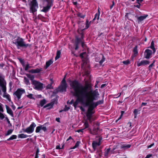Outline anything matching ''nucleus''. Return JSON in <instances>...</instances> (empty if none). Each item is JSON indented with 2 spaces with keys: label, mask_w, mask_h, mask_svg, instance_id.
<instances>
[{
  "label": "nucleus",
  "mask_w": 158,
  "mask_h": 158,
  "mask_svg": "<svg viewBox=\"0 0 158 158\" xmlns=\"http://www.w3.org/2000/svg\"><path fill=\"white\" fill-rule=\"evenodd\" d=\"M133 113L134 114V117L135 118H136L137 115L140 114V110L135 109L134 110Z\"/></svg>",
  "instance_id": "obj_22"
},
{
  "label": "nucleus",
  "mask_w": 158,
  "mask_h": 158,
  "mask_svg": "<svg viewBox=\"0 0 158 158\" xmlns=\"http://www.w3.org/2000/svg\"><path fill=\"white\" fill-rule=\"evenodd\" d=\"M153 63L149 65V70H151L152 67L153 66Z\"/></svg>",
  "instance_id": "obj_55"
},
{
  "label": "nucleus",
  "mask_w": 158,
  "mask_h": 158,
  "mask_svg": "<svg viewBox=\"0 0 158 158\" xmlns=\"http://www.w3.org/2000/svg\"><path fill=\"white\" fill-rule=\"evenodd\" d=\"M53 63V61L51 60H50L46 63V69H47L51 64Z\"/></svg>",
  "instance_id": "obj_24"
},
{
  "label": "nucleus",
  "mask_w": 158,
  "mask_h": 158,
  "mask_svg": "<svg viewBox=\"0 0 158 158\" xmlns=\"http://www.w3.org/2000/svg\"><path fill=\"white\" fill-rule=\"evenodd\" d=\"M56 102V99H52L51 102L47 104L46 105L44 106V108H45L46 107H48V109H49L51 108L53 106L54 104Z\"/></svg>",
  "instance_id": "obj_12"
},
{
  "label": "nucleus",
  "mask_w": 158,
  "mask_h": 158,
  "mask_svg": "<svg viewBox=\"0 0 158 158\" xmlns=\"http://www.w3.org/2000/svg\"><path fill=\"white\" fill-rule=\"evenodd\" d=\"M147 104V103L146 102H142L141 104V106L142 107L143 106H145Z\"/></svg>",
  "instance_id": "obj_58"
},
{
  "label": "nucleus",
  "mask_w": 158,
  "mask_h": 158,
  "mask_svg": "<svg viewBox=\"0 0 158 158\" xmlns=\"http://www.w3.org/2000/svg\"><path fill=\"white\" fill-rule=\"evenodd\" d=\"M150 62L146 60H142L141 61H138L137 62V65L138 67L142 65H145L148 64H149Z\"/></svg>",
  "instance_id": "obj_15"
},
{
  "label": "nucleus",
  "mask_w": 158,
  "mask_h": 158,
  "mask_svg": "<svg viewBox=\"0 0 158 158\" xmlns=\"http://www.w3.org/2000/svg\"><path fill=\"white\" fill-rule=\"evenodd\" d=\"M56 120L57 122H60V120L59 118H56Z\"/></svg>",
  "instance_id": "obj_63"
},
{
  "label": "nucleus",
  "mask_w": 158,
  "mask_h": 158,
  "mask_svg": "<svg viewBox=\"0 0 158 158\" xmlns=\"http://www.w3.org/2000/svg\"><path fill=\"white\" fill-rule=\"evenodd\" d=\"M80 142L77 141L75 145L73 148H70L71 149H74L77 147L80 144Z\"/></svg>",
  "instance_id": "obj_31"
},
{
  "label": "nucleus",
  "mask_w": 158,
  "mask_h": 158,
  "mask_svg": "<svg viewBox=\"0 0 158 158\" xmlns=\"http://www.w3.org/2000/svg\"><path fill=\"white\" fill-rule=\"evenodd\" d=\"M42 130L44 131H45L47 130L46 127L44 126H40V130Z\"/></svg>",
  "instance_id": "obj_37"
},
{
  "label": "nucleus",
  "mask_w": 158,
  "mask_h": 158,
  "mask_svg": "<svg viewBox=\"0 0 158 158\" xmlns=\"http://www.w3.org/2000/svg\"><path fill=\"white\" fill-rule=\"evenodd\" d=\"M56 149H60L61 148H60V145H57L56 146Z\"/></svg>",
  "instance_id": "obj_62"
},
{
  "label": "nucleus",
  "mask_w": 158,
  "mask_h": 158,
  "mask_svg": "<svg viewBox=\"0 0 158 158\" xmlns=\"http://www.w3.org/2000/svg\"><path fill=\"white\" fill-rule=\"evenodd\" d=\"M152 156V154H148V155H147L146 156L148 158H149L150 157H151Z\"/></svg>",
  "instance_id": "obj_59"
},
{
  "label": "nucleus",
  "mask_w": 158,
  "mask_h": 158,
  "mask_svg": "<svg viewBox=\"0 0 158 158\" xmlns=\"http://www.w3.org/2000/svg\"><path fill=\"white\" fill-rule=\"evenodd\" d=\"M17 138V136L15 135H12L9 139H8L7 140H12L14 139H15Z\"/></svg>",
  "instance_id": "obj_34"
},
{
  "label": "nucleus",
  "mask_w": 158,
  "mask_h": 158,
  "mask_svg": "<svg viewBox=\"0 0 158 158\" xmlns=\"http://www.w3.org/2000/svg\"><path fill=\"white\" fill-rule=\"evenodd\" d=\"M124 113V111H121V114L120 115V117H119V118H118V120H119L121 118H122V117L123 115V114Z\"/></svg>",
  "instance_id": "obj_50"
},
{
  "label": "nucleus",
  "mask_w": 158,
  "mask_h": 158,
  "mask_svg": "<svg viewBox=\"0 0 158 158\" xmlns=\"http://www.w3.org/2000/svg\"><path fill=\"white\" fill-rule=\"evenodd\" d=\"M86 54V53L85 52H83L80 54V56L82 58H84V55L85 54Z\"/></svg>",
  "instance_id": "obj_49"
},
{
  "label": "nucleus",
  "mask_w": 158,
  "mask_h": 158,
  "mask_svg": "<svg viewBox=\"0 0 158 158\" xmlns=\"http://www.w3.org/2000/svg\"><path fill=\"white\" fill-rule=\"evenodd\" d=\"M5 117L3 114L0 112V119H3Z\"/></svg>",
  "instance_id": "obj_47"
},
{
  "label": "nucleus",
  "mask_w": 158,
  "mask_h": 158,
  "mask_svg": "<svg viewBox=\"0 0 158 158\" xmlns=\"http://www.w3.org/2000/svg\"><path fill=\"white\" fill-rule=\"evenodd\" d=\"M123 63L125 64H127L130 63V62L128 60H127L125 61H123Z\"/></svg>",
  "instance_id": "obj_42"
},
{
  "label": "nucleus",
  "mask_w": 158,
  "mask_h": 158,
  "mask_svg": "<svg viewBox=\"0 0 158 158\" xmlns=\"http://www.w3.org/2000/svg\"><path fill=\"white\" fill-rule=\"evenodd\" d=\"M40 72V69H32L31 70H30L29 71V72L34 73H39Z\"/></svg>",
  "instance_id": "obj_26"
},
{
  "label": "nucleus",
  "mask_w": 158,
  "mask_h": 158,
  "mask_svg": "<svg viewBox=\"0 0 158 158\" xmlns=\"http://www.w3.org/2000/svg\"><path fill=\"white\" fill-rule=\"evenodd\" d=\"M61 85H67V84L65 80V77L62 80V83H61Z\"/></svg>",
  "instance_id": "obj_45"
},
{
  "label": "nucleus",
  "mask_w": 158,
  "mask_h": 158,
  "mask_svg": "<svg viewBox=\"0 0 158 158\" xmlns=\"http://www.w3.org/2000/svg\"><path fill=\"white\" fill-rule=\"evenodd\" d=\"M84 126H85V128H87L88 127L89 125L88 122L87 121H85V122Z\"/></svg>",
  "instance_id": "obj_39"
},
{
  "label": "nucleus",
  "mask_w": 158,
  "mask_h": 158,
  "mask_svg": "<svg viewBox=\"0 0 158 158\" xmlns=\"http://www.w3.org/2000/svg\"><path fill=\"white\" fill-rule=\"evenodd\" d=\"M131 147V145L130 144H123L121 146V148L126 150L129 148Z\"/></svg>",
  "instance_id": "obj_20"
},
{
  "label": "nucleus",
  "mask_w": 158,
  "mask_h": 158,
  "mask_svg": "<svg viewBox=\"0 0 158 158\" xmlns=\"http://www.w3.org/2000/svg\"><path fill=\"white\" fill-rule=\"evenodd\" d=\"M2 105V104L0 102V111L1 112H3Z\"/></svg>",
  "instance_id": "obj_48"
},
{
  "label": "nucleus",
  "mask_w": 158,
  "mask_h": 158,
  "mask_svg": "<svg viewBox=\"0 0 158 158\" xmlns=\"http://www.w3.org/2000/svg\"><path fill=\"white\" fill-rule=\"evenodd\" d=\"M133 52L135 54H137L138 53L137 46H135L134 48Z\"/></svg>",
  "instance_id": "obj_40"
},
{
  "label": "nucleus",
  "mask_w": 158,
  "mask_h": 158,
  "mask_svg": "<svg viewBox=\"0 0 158 158\" xmlns=\"http://www.w3.org/2000/svg\"><path fill=\"white\" fill-rule=\"evenodd\" d=\"M30 66L29 64H27L26 65V66L25 67V70L27 71L28 70V69L30 68Z\"/></svg>",
  "instance_id": "obj_46"
},
{
  "label": "nucleus",
  "mask_w": 158,
  "mask_h": 158,
  "mask_svg": "<svg viewBox=\"0 0 158 158\" xmlns=\"http://www.w3.org/2000/svg\"><path fill=\"white\" fill-rule=\"evenodd\" d=\"M26 75L28 78H29L32 81L33 80H33V79L34 77L32 75L28 74H27Z\"/></svg>",
  "instance_id": "obj_35"
},
{
  "label": "nucleus",
  "mask_w": 158,
  "mask_h": 158,
  "mask_svg": "<svg viewBox=\"0 0 158 158\" xmlns=\"http://www.w3.org/2000/svg\"><path fill=\"white\" fill-rule=\"evenodd\" d=\"M150 48L152 49L154 52H155L156 50L154 47V42L153 41H152L151 43Z\"/></svg>",
  "instance_id": "obj_29"
},
{
  "label": "nucleus",
  "mask_w": 158,
  "mask_h": 158,
  "mask_svg": "<svg viewBox=\"0 0 158 158\" xmlns=\"http://www.w3.org/2000/svg\"><path fill=\"white\" fill-rule=\"evenodd\" d=\"M30 3V10L32 12H35L37 9L38 8V6L37 5L36 0H32Z\"/></svg>",
  "instance_id": "obj_9"
},
{
  "label": "nucleus",
  "mask_w": 158,
  "mask_h": 158,
  "mask_svg": "<svg viewBox=\"0 0 158 158\" xmlns=\"http://www.w3.org/2000/svg\"><path fill=\"white\" fill-rule=\"evenodd\" d=\"M112 3H113L112 5L110 6V9H111L112 8V7H113V6L114 5V1H113L112 2Z\"/></svg>",
  "instance_id": "obj_61"
},
{
  "label": "nucleus",
  "mask_w": 158,
  "mask_h": 158,
  "mask_svg": "<svg viewBox=\"0 0 158 158\" xmlns=\"http://www.w3.org/2000/svg\"><path fill=\"white\" fill-rule=\"evenodd\" d=\"M77 15L78 16L83 19H84L85 16V14H83L80 13H77Z\"/></svg>",
  "instance_id": "obj_33"
},
{
  "label": "nucleus",
  "mask_w": 158,
  "mask_h": 158,
  "mask_svg": "<svg viewBox=\"0 0 158 158\" xmlns=\"http://www.w3.org/2000/svg\"><path fill=\"white\" fill-rule=\"evenodd\" d=\"M88 97L89 98L88 105H91L94 108H95L99 105L102 104L103 103V100H99L96 102H94V100H97L99 96V94L97 90H92L91 89L90 86V90H88Z\"/></svg>",
  "instance_id": "obj_2"
},
{
  "label": "nucleus",
  "mask_w": 158,
  "mask_h": 158,
  "mask_svg": "<svg viewBox=\"0 0 158 158\" xmlns=\"http://www.w3.org/2000/svg\"><path fill=\"white\" fill-rule=\"evenodd\" d=\"M88 106H89V108L86 114V116L87 119L89 120L90 122H91L92 115L94 113V112L93 111L94 108L91 105H88Z\"/></svg>",
  "instance_id": "obj_7"
},
{
  "label": "nucleus",
  "mask_w": 158,
  "mask_h": 158,
  "mask_svg": "<svg viewBox=\"0 0 158 158\" xmlns=\"http://www.w3.org/2000/svg\"><path fill=\"white\" fill-rule=\"evenodd\" d=\"M61 52L60 51H57L56 52V56L55 58V59L56 60L60 57Z\"/></svg>",
  "instance_id": "obj_28"
},
{
  "label": "nucleus",
  "mask_w": 158,
  "mask_h": 158,
  "mask_svg": "<svg viewBox=\"0 0 158 158\" xmlns=\"http://www.w3.org/2000/svg\"><path fill=\"white\" fill-rule=\"evenodd\" d=\"M28 137V136L26 135L23 134H21L18 135V137L20 138H25Z\"/></svg>",
  "instance_id": "obj_25"
},
{
  "label": "nucleus",
  "mask_w": 158,
  "mask_h": 158,
  "mask_svg": "<svg viewBox=\"0 0 158 158\" xmlns=\"http://www.w3.org/2000/svg\"><path fill=\"white\" fill-rule=\"evenodd\" d=\"M45 87V86L43 84L40 83V90Z\"/></svg>",
  "instance_id": "obj_44"
},
{
  "label": "nucleus",
  "mask_w": 158,
  "mask_h": 158,
  "mask_svg": "<svg viewBox=\"0 0 158 158\" xmlns=\"http://www.w3.org/2000/svg\"><path fill=\"white\" fill-rule=\"evenodd\" d=\"M39 149H37V151L36 152L35 156V158H38V157H39Z\"/></svg>",
  "instance_id": "obj_43"
},
{
  "label": "nucleus",
  "mask_w": 158,
  "mask_h": 158,
  "mask_svg": "<svg viewBox=\"0 0 158 158\" xmlns=\"http://www.w3.org/2000/svg\"><path fill=\"white\" fill-rule=\"evenodd\" d=\"M13 43L17 46L18 49L20 47H27L30 46L28 44H26L22 38L19 37L13 40Z\"/></svg>",
  "instance_id": "obj_4"
},
{
  "label": "nucleus",
  "mask_w": 158,
  "mask_h": 158,
  "mask_svg": "<svg viewBox=\"0 0 158 158\" xmlns=\"http://www.w3.org/2000/svg\"><path fill=\"white\" fill-rule=\"evenodd\" d=\"M67 85H61L57 89H56L57 92H63L66 91Z\"/></svg>",
  "instance_id": "obj_13"
},
{
  "label": "nucleus",
  "mask_w": 158,
  "mask_h": 158,
  "mask_svg": "<svg viewBox=\"0 0 158 158\" xmlns=\"http://www.w3.org/2000/svg\"><path fill=\"white\" fill-rule=\"evenodd\" d=\"M105 59L104 56L102 54H100L99 56L96 58L95 60L96 62H99L100 64L101 65L105 61Z\"/></svg>",
  "instance_id": "obj_11"
},
{
  "label": "nucleus",
  "mask_w": 158,
  "mask_h": 158,
  "mask_svg": "<svg viewBox=\"0 0 158 158\" xmlns=\"http://www.w3.org/2000/svg\"><path fill=\"white\" fill-rule=\"evenodd\" d=\"M27 97L31 99H33L34 98L33 97V94H30L27 95Z\"/></svg>",
  "instance_id": "obj_41"
},
{
  "label": "nucleus",
  "mask_w": 158,
  "mask_h": 158,
  "mask_svg": "<svg viewBox=\"0 0 158 158\" xmlns=\"http://www.w3.org/2000/svg\"><path fill=\"white\" fill-rule=\"evenodd\" d=\"M6 107L7 113L10 114L11 116L13 117V113L11 109L7 105H6Z\"/></svg>",
  "instance_id": "obj_19"
},
{
  "label": "nucleus",
  "mask_w": 158,
  "mask_h": 158,
  "mask_svg": "<svg viewBox=\"0 0 158 158\" xmlns=\"http://www.w3.org/2000/svg\"><path fill=\"white\" fill-rule=\"evenodd\" d=\"M24 82H25L26 84L27 85H30V83L29 82V81L27 78L26 77H24Z\"/></svg>",
  "instance_id": "obj_30"
},
{
  "label": "nucleus",
  "mask_w": 158,
  "mask_h": 158,
  "mask_svg": "<svg viewBox=\"0 0 158 158\" xmlns=\"http://www.w3.org/2000/svg\"><path fill=\"white\" fill-rule=\"evenodd\" d=\"M101 139L99 138V141L98 142H97L95 141H93L92 143V146L93 149L95 150L96 147L98 146H99L100 145V141Z\"/></svg>",
  "instance_id": "obj_17"
},
{
  "label": "nucleus",
  "mask_w": 158,
  "mask_h": 158,
  "mask_svg": "<svg viewBox=\"0 0 158 158\" xmlns=\"http://www.w3.org/2000/svg\"><path fill=\"white\" fill-rule=\"evenodd\" d=\"M83 35L82 34H81V37L79 38L78 37H76V40L75 42V45L76 47L75 50H77L78 48V45L80 44H81L82 46L84 48L85 46L83 41Z\"/></svg>",
  "instance_id": "obj_6"
},
{
  "label": "nucleus",
  "mask_w": 158,
  "mask_h": 158,
  "mask_svg": "<svg viewBox=\"0 0 158 158\" xmlns=\"http://www.w3.org/2000/svg\"><path fill=\"white\" fill-rule=\"evenodd\" d=\"M32 84L34 85V88L39 90H40V82L36 80H33L32 82Z\"/></svg>",
  "instance_id": "obj_14"
},
{
  "label": "nucleus",
  "mask_w": 158,
  "mask_h": 158,
  "mask_svg": "<svg viewBox=\"0 0 158 158\" xmlns=\"http://www.w3.org/2000/svg\"><path fill=\"white\" fill-rule=\"evenodd\" d=\"M46 103V101L45 99H44L40 101V105L41 106H43Z\"/></svg>",
  "instance_id": "obj_38"
},
{
  "label": "nucleus",
  "mask_w": 158,
  "mask_h": 158,
  "mask_svg": "<svg viewBox=\"0 0 158 158\" xmlns=\"http://www.w3.org/2000/svg\"><path fill=\"white\" fill-rule=\"evenodd\" d=\"M36 126V125L34 123H32L29 127L23 130V132L28 134H31L34 131V128Z\"/></svg>",
  "instance_id": "obj_8"
},
{
  "label": "nucleus",
  "mask_w": 158,
  "mask_h": 158,
  "mask_svg": "<svg viewBox=\"0 0 158 158\" xmlns=\"http://www.w3.org/2000/svg\"><path fill=\"white\" fill-rule=\"evenodd\" d=\"M13 131V130L10 129V130H8L7 131L6 134H5V135L6 136H7V135H10V134H11L12 133Z\"/></svg>",
  "instance_id": "obj_36"
},
{
  "label": "nucleus",
  "mask_w": 158,
  "mask_h": 158,
  "mask_svg": "<svg viewBox=\"0 0 158 158\" xmlns=\"http://www.w3.org/2000/svg\"><path fill=\"white\" fill-rule=\"evenodd\" d=\"M154 143H152V144H151V145L148 146L147 147V148H151L152 146H153L154 145Z\"/></svg>",
  "instance_id": "obj_56"
},
{
  "label": "nucleus",
  "mask_w": 158,
  "mask_h": 158,
  "mask_svg": "<svg viewBox=\"0 0 158 158\" xmlns=\"http://www.w3.org/2000/svg\"><path fill=\"white\" fill-rule=\"evenodd\" d=\"M70 108L68 106H65L64 110H65L67 111Z\"/></svg>",
  "instance_id": "obj_53"
},
{
  "label": "nucleus",
  "mask_w": 158,
  "mask_h": 158,
  "mask_svg": "<svg viewBox=\"0 0 158 158\" xmlns=\"http://www.w3.org/2000/svg\"><path fill=\"white\" fill-rule=\"evenodd\" d=\"M110 148H108L107 149H106L105 152L104 153V156H105L107 157L110 152Z\"/></svg>",
  "instance_id": "obj_27"
},
{
  "label": "nucleus",
  "mask_w": 158,
  "mask_h": 158,
  "mask_svg": "<svg viewBox=\"0 0 158 158\" xmlns=\"http://www.w3.org/2000/svg\"><path fill=\"white\" fill-rule=\"evenodd\" d=\"M6 83L4 78L0 75V86L2 88V91L3 92V97L7 99L8 100H10V96L6 93Z\"/></svg>",
  "instance_id": "obj_3"
},
{
  "label": "nucleus",
  "mask_w": 158,
  "mask_h": 158,
  "mask_svg": "<svg viewBox=\"0 0 158 158\" xmlns=\"http://www.w3.org/2000/svg\"><path fill=\"white\" fill-rule=\"evenodd\" d=\"M70 85L74 90L73 92L74 96L77 99L73 104L76 108L79 102L85 106H88L89 98L88 97V90H90V85L85 82V85L83 86L80 85L78 81L74 80L70 81Z\"/></svg>",
  "instance_id": "obj_1"
},
{
  "label": "nucleus",
  "mask_w": 158,
  "mask_h": 158,
  "mask_svg": "<svg viewBox=\"0 0 158 158\" xmlns=\"http://www.w3.org/2000/svg\"><path fill=\"white\" fill-rule=\"evenodd\" d=\"M148 16V15H143L141 16L138 17L137 19L138 22L139 23V22L143 21V20L145 19Z\"/></svg>",
  "instance_id": "obj_18"
},
{
  "label": "nucleus",
  "mask_w": 158,
  "mask_h": 158,
  "mask_svg": "<svg viewBox=\"0 0 158 158\" xmlns=\"http://www.w3.org/2000/svg\"><path fill=\"white\" fill-rule=\"evenodd\" d=\"M52 81L50 84H48L46 87V89H53V87L52 86Z\"/></svg>",
  "instance_id": "obj_32"
},
{
  "label": "nucleus",
  "mask_w": 158,
  "mask_h": 158,
  "mask_svg": "<svg viewBox=\"0 0 158 158\" xmlns=\"http://www.w3.org/2000/svg\"><path fill=\"white\" fill-rule=\"evenodd\" d=\"M152 54V51L150 49H147L144 52V57L146 59H148L150 58Z\"/></svg>",
  "instance_id": "obj_16"
},
{
  "label": "nucleus",
  "mask_w": 158,
  "mask_h": 158,
  "mask_svg": "<svg viewBox=\"0 0 158 158\" xmlns=\"http://www.w3.org/2000/svg\"><path fill=\"white\" fill-rule=\"evenodd\" d=\"M84 129H79L78 130H77L76 131L77 132H83V131L84 130Z\"/></svg>",
  "instance_id": "obj_60"
},
{
  "label": "nucleus",
  "mask_w": 158,
  "mask_h": 158,
  "mask_svg": "<svg viewBox=\"0 0 158 158\" xmlns=\"http://www.w3.org/2000/svg\"><path fill=\"white\" fill-rule=\"evenodd\" d=\"M106 86V84H103L102 85H101V88H103L104 87H105Z\"/></svg>",
  "instance_id": "obj_64"
},
{
  "label": "nucleus",
  "mask_w": 158,
  "mask_h": 158,
  "mask_svg": "<svg viewBox=\"0 0 158 158\" xmlns=\"http://www.w3.org/2000/svg\"><path fill=\"white\" fill-rule=\"evenodd\" d=\"M98 129L96 128H94L93 130L90 131V133L93 135H96L98 133Z\"/></svg>",
  "instance_id": "obj_21"
},
{
  "label": "nucleus",
  "mask_w": 158,
  "mask_h": 158,
  "mask_svg": "<svg viewBox=\"0 0 158 158\" xmlns=\"http://www.w3.org/2000/svg\"><path fill=\"white\" fill-rule=\"evenodd\" d=\"M140 6H141L140 4H137V5H134V7H137L139 9L140 8Z\"/></svg>",
  "instance_id": "obj_52"
},
{
  "label": "nucleus",
  "mask_w": 158,
  "mask_h": 158,
  "mask_svg": "<svg viewBox=\"0 0 158 158\" xmlns=\"http://www.w3.org/2000/svg\"><path fill=\"white\" fill-rule=\"evenodd\" d=\"M100 14V12L99 9H98V13H97L95 14L93 20H94L96 19H97L98 20L99 18Z\"/></svg>",
  "instance_id": "obj_23"
},
{
  "label": "nucleus",
  "mask_w": 158,
  "mask_h": 158,
  "mask_svg": "<svg viewBox=\"0 0 158 158\" xmlns=\"http://www.w3.org/2000/svg\"><path fill=\"white\" fill-rule=\"evenodd\" d=\"M143 0H136L137 3L138 4H140V3L143 1Z\"/></svg>",
  "instance_id": "obj_57"
},
{
  "label": "nucleus",
  "mask_w": 158,
  "mask_h": 158,
  "mask_svg": "<svg viewBox=\"0 0 158 158\" xmlns=\"http://www.w3.org/2000/svg\"><path fill=\"white\" fill-rule=\"evenodd\" d=\"M35 132L36 133L39 132H40V126H38L36 127L35 130Z\"/></svg>",
  "instance_id": "obj_54"
},
{
  "label": "nucleus",
  "mask_w": 158,
  "mask_h": 158,
  "mask_svg": "<svg viewBox=\"0 0 158 158\" xmlns=\"http://www.w3.org/2000/svg\"><path fill=\"white\" fill-rule=\"evenodd\" d=\"M40 2L43 5H47L44 6L43 8L41 10V11L46 12H48L52 6V0H40Z\"/></svg>",
  "instance_id": "obj_5"
},
{
  "label": "nucleus",
  "mask_w": 158,
  "mask_h": 158,
  "mask_svg": "<svg viewBox=\"0 0 158 158\" xmlns=\"http://www.w3.org/2000/svg\"><path fill=\"white\" fill-rule=\"evenodd\" d=\"M89 23L88 21L87 20L86 21V24L85 26V28H88L89 27Z\"/></svg>",
  "instance_id": "obj_51"
},
{
  "label": "nucleus",
  "mask_w": 158,
  "mask_h": 158,
  "mask_svg": "<svg viewBox=\"0 0 158 158\" xmlns=\"http://www.w3.org/2000/svg\"><path fill=\"white\" fill-rule=\"evenodd\" d=\"M25 93L24 89L20 88L18 89L15 92L14 94L16 95L18 99L21 98L22 94Z\"/></svg>",
  "instance_id": "obj_10"
}]
</instances>
